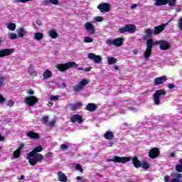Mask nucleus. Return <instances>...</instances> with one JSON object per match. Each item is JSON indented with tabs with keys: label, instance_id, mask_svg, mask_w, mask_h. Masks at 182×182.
Returning a JSON list of instances; mask_svg holds the SVG:
<instances>
[{
	"label": "nucleus",
	"instance_id": "nucleus-52",
	"mask_svg": "<svg viewBox=\"0 0 182 182\" xmlns=\"http://www.w3.org/2000/svg\"><path fill=\"white\" fill-rule=\"evenodd\" d=\"M161 50H168L170 49V46H160Z\"/></svg>",
	"mask_w": 182,
	"mask_h": 182
},
{
	"label": "nucleus",
	"instance_id": "nucleus-57",
	"mask_svg": "<svg viewBox=\"0 0 182 182\" xmlns=\"http://www.w3.org/2000/svg\"><path fill=\"white\" fill-rule=\"evenodd\" d=\"M164 181L165 182H168L170 181V176L168 175H166L165 177H164Z\"/></svg>",
	"mask_w": 182,
	"mask_h": 182
},
{
	"label": "nucleus",
	"instance_id": "nucleus-18",
	"mask_svg": "<svg viewBox=\"0 0 182 182\" xmlns=\"http://www.w3.org/2000/svg\"><path fill=\"white\" fill-rule=\"evenodd\" d=\"M151 49H153V46H147L146 49L144 53V58L146 60H149L150 57L151 56Z\"/></svg>",
	"mask_w": 182,
	"mask_h": 182
},
{
	"label": "nucleus",
	"instance_id": "nucleus-29",
	"mask_svg": "<svg viewBox=\"0 0 182 182\" xmlns=\"http://www.w3.org/2000/svg\"><path fill=\"white\" fill-rule=\"evenodd\" d=\"M34 39L36 41H42L43 39V33H34Z\"/></svg>",
	"mask_w": 182,
	"mask_h": 182
},
{
	"label": "nucleus",
	"instance_id": "nucleus-33",
	"mask_svg": "<svg viewBox=\"0 0 182 182\" xmlns=\"http://www.w3.org/2000/svg\"><path fill=\"white\" fill-rule=\"evenodd\" d=\"M7 28L9 31H15L16 29V24L14 23H10L9 24L7 25Z\"/></svg>",
	"mask_w": 182,
	"mask_h": 182
},
{
	"label": "nucleus",
	"instance_id": "nucleus-48",
	"mask_svg": "<svg viewBox=\"0 0 182 182\" xmlns=\"http://www.w3.org/2000/svg\"><path fill=\"white\" fill-rule=\"evenodd\" d=\"M178 27L179 30L182 31V17L179 18V21H178Z\"/></svg>",
	"mask_w": 182,
	"mask_h": 182
},
{
	"label": "nucleus",
	"instance_id": "nucleus-53",
	"mask_svg": "<svg viewBox=\"0 0 182 182\" xmlns=\"http://www.w3.org/2000/svg\"><path fill=\"white\" fill-rule=\"evenodd\" d=\"M50 4H53V5H58L59 4L58 0H50Z\"/></svg>",
	"mask_w": 182,
	"mask_h": 182
},
{
	"label": "nucleus",
	"instance_id": "nucleus-16",
	"mask_svg": "<svg viewBox=\"0 0 182 182\" xmlns=\"http://www.w3.org/2000/svg\"><path fill=\"white\" fill-rule=\"evenodd\" d=\"M23 147H25V144H21L18 149L16 151H14L13 154L14 159H19V156H21V151H22Z\"/></svg>",
	"mask_w": 182,
	"mask_h": 182
},
{
	"label": "nucleus",
	"instance_id": "nucleus-26",
	"mask_svg": "<svg viewBox=\"0 0 182 182\" xmlns=\"http://www.w3.org/2000/svg\"><path fill=\"white\" fill-rule=\"evenodd\" d=\"M155 6H163L167 5V0H156L154 3Z\"/></svg>",
	"mask_w": 182,
	"mask_h": 182
},
{
	"label": "nucleus",
	"instance_id": "nucleus-28",
	"mask_svg": "<svg viewBox=\"0 0 182 182\" xmlns=\"http://www.w3.org/2000/svg\"><path fill=\"white\" fill-rule=\"evenodd\" d=\"M174 177L171 180V182H181L180 178L182 177L181 173H174Z\"/></svg>",
	"mask_w": 182,
	"mask_h": 182
},
{
	"label": "nucleus",
	"instance_id": "nucleus-60",
	"mask_svg": "<svg viewBox=\"0 0 182 182\" xmlns=\"http://www.w3.org/2000/svg\"><path fill=\"white\" fill-rule=\"evenodd\" d=\"M85 72H90L92 70V67H87L85 69Z\"/></svg>",
	"mask_w": 182,
	"mask_h": 182
},
{
	"label": "nucleus",
	"instance_id": "nucleus-47",
	"mask_svg": "<svg viewBox=\"0 0 182 182\" xmlns=\"http://www.w3.org/2000/svg\"><path fill=\"white\" fill-rule=\"evenodd\" d=\"M50 100H53V102H56V100H59V97L58 95H53L50 97Z\"/></svg>",
	"mask_w": 182,
	"mask_h": 182
},
{
	"label": "nucleus",
	"instance_id": "nucleus-8",
	"mask_svg": "<svg viewBox=\"0 0 182 182\" xmlns=\"http://www.w3.org/2000/svg\"><path fill=\"white\" fill-rule=\"evenodd\" d=\"M84 28L86 32H87L88 35H95L96 33L95 26H93V23H92V22H86L84 24Z\"/></svg>",
	"mask_w": 182,
	"mask_h": 182
},
{
	"label": "nucleus",
	"instance_id": "nucleus-49",
	"mask_svg": "<svg viewBox=\"0 0 182 182\" xmlns=\"http://www.w3.org/2000/svg\"><path fill=\"white\" fill-rule=\"evenodd\" d=\"M55 124H56V121L53 120V121L49 122L48 127H55Z\"/></svg>",
	"mask_w": 182,
	"mask_h": 182
},
{
	"label": "nucleus",
	"instance_id": "nucleus-10",
	"mask_svg": "<svg viewBox=\"0 0 182 182\" xmlns=\"http://www.w3.org/2000/svg\"><path fill=\"white\" fill-rule=\"evenodd\" d=\"M15 53V48H5L0 50V58H5Z\"/></svg>",
	"mask_w": 182,
	"mask_h": 182
},
{
	"label": "nucleus",
	"instance_id": "nucleus-61",
	"mask_svg": "<svg viewBox=\"0 0 182 182\" xmlns=\"http://www.w3.org/2000/svg\"><path fill=\"white\" fill-rule=\"evenodd\" d=\"M28 95H34L35 92L32 90H30L28 91Z\"/></svg>",
	"mask_w": 182,
	"mask_h": 182
},
{
	"label": "nucleus",
	"instance_id": "nucleus-43",
	"mask_svg": "<svg viewBox=\"0 0 182 182\" xmlns=\"http://www.w3.org/2000/svg\"><path fill=\"white\" fill-rule=\"evenodd\" d=\"M15 105V101L10 100L7 102V106L9 107H14V105Z\"/></svg>",
	"mask_w": 182,
	"mask_h": 182
},
{
	"label": "nucleus",
	"instance_id": "nucleus-19",
	"mask_svg": "<svg viewBox=\"0 0 182 182\" xmlns=\"http://www.w3.org/2000/svg\"><path fill=\"white\" fill-rule=\"evenodd\" d=\"M26 134L27 136L29 137V139H32L33 140H39V139H41V136H39V134L33 132L32 131L28 132Z\"/></svg>",
	"mask_w": 182,
	"mask_h": 182
},
{
	"label": "nucleus",
	"instance_id": "nucleus-54",
	"mask_svg": "<svg viewBox=\"0 0 182 182\" xmlns=\"http://www.w3.org/2000/svg\"><path fill=\"white\" fill-rule=\"evenodd\" d=\"M107 45H114V40L108 39L107 41Z\"/></svg>",
	"mask_w": 182,
	"mask_h": 182
},
{
	"label": "nucleus",
	"instance_id": "nucleus-11",
	"mask_svg": "<svg viewBox=\"0 0 182 182\" xmlns=\"http://www.w3.org/2000/svg\"><path fill=\"white\" fill-rule=\"evenodd\" d=\"M160 156V149L157 147L152 148L149 152V157L150 159H157Z\"/></svg>",
	"mask_w": 182,
	"mask_h": 182
},
{
	"label": "nucleus",
	"instance_id": "nucleus-51",
	"mask_svg": "<svg viewBox=\"0 0 182 182\" xmlns=\"http://www.w3.org/2000/svg\"><path fill=\"white\" fill-rule=\"evenodd\" d=\"M53 156V153L48 152L46 154V159H50Z\"/></svg>",
	"mask_w": 182,
	"mask_h": 182
},
{
	"label": "nucleus",
	"instance_id": "nucleus-45",
	"mask_svg": "<svg viewBox=\"0 0 182 182\" xmlns=\"http://www.w3.org/2000/svg\"><path fill=\"white\" fill-rule=\"evenodd\" d=\"M5 102H6V100L4 97V95L0 94V105H4Z\"/></svg>",
	"mask_w": 182,
	"mask_h": 182
},
{
	"label": "nucleus",
	"instance_id": "nucleus-15",
	"mask_svg": "<svg viewBox=\"0 0 182 182\" xmlns=\"http://www.w3.org/2000/svg\"><path fill=\"white\" fill-rule=\"evenodd\" d=\"M70 122L72 123H76V122H77V123H83V117L77 114H74L70 117Z\"/></svg>",
	"mask_w": 182,
	"mask_h": 182
},
{
	"label": "nucleus",
	"instance_id": "nucleus-41",
	"mask_svg": "<svg viewBox=\"0 0 182 182\" xmlns=\"http://www.w3.org/2000/svg\"><path fill=\"white\" fill-rule=\"evenodd\" d=\"M84 42L85 43H89L90 42H93V38H92L89 37V36H86L84 38Z\"/></svg>",
	"mask_w": 182,
	"mask_h": 182
},
{
	"label": "nucleus",
	"instance_id": "nucleus-35",
	"mask_svg": "<svg viewBox=\"0 0 182 182\" xmlns=\"http://www.w3.org/2000/svg\"><path fill=\"white\" fill-rule=\"evenodd\" d=\"M141 167H142L144 170H149V168H150V164L146 161H144L142 162Z\"/></svg>",
	"mask_w": 182,
	"mask_h": 182
},
{
	"label": "nucleus",
	"instance_id": "nucleus-1",
	"mask_svg": "<svg viewBox=\"0 0 182 182\" xmlns=\"http://www.w3.org/2000/svg\"><path fill=\"white\" fill-rule=\"evenodd\" d=\"M42 150H43V148L42 146L39 145L33 148V149L28 154L27 160L30 166H36L38 163L43 160V155L39 154L42 152Z\"/></svg>",
	"mask_w": 182,
	"mask_h": 182
},
{
	"label": "nucleus",
	"instance_id": "nucleus-25",
	"mask_svg": "<svg viewBox=\"0 0 182 182\" xmlns=\"http://www.w3.org/2000/svg\"><path fill=\"white\" fill-rule=\"evenodd\" d=\"M43 77L45 80L46 79H49V77H52V71L47 70L43 73Z\"/></svg>",
	"mask_w": 182,
	"mask_h": 182
},
{
	"label": "nucleus",
	"instance_id": "nucleus-24",
	"mask_svg": "<svg viewBox=\"0 0 182 182\" xmlns=\"http://www.w3.org/2000/svg\"><path fill=\"white\" fill-rule=\"evenodd\" d=\"M105 139L107 140H113V138L114 137V134L112 132L107 131L104 134Z\"/></svg>",
	"mask_w": 182,
	"mask_h": 182
},
{
	"label": "nucleus",
	"instance_id": "nucleus-62",
	"mask_svg": "<svg viewBox=\"0 0 182 182\" xmlns=\"http://www.w3.org/2000/svg\"><path fill=\"white\" fill-rule=\"evenodd\" d=\"M170 157H176V152H171L170 154Z\"/></svg>",
	"mask_w": 182,
	"mask_h": 182
},
{
	"label": "nucleus",
	"instance_id": "nucleus-40",
	"mask_svg": "<svg viewBox=\"0 0 182 182\" xmlns=\"http://www.w3.org/2000/svg\"><path fill=\"white\" fill-rule=\"evenodd\" d=\"M75 170H78L80 173H83V168H82V166L79 164L75 165Z\"/></svg>",
	"mask_w": 182,
	"mask_h": 182
},
{
	"label": "nucleus",
	"instance_id": "nucleus-22",
	"mask_svg": "<svg viewBox=\"0 0 182 182\" xmlns=\"http://www.w3.org/2000/svg\"><path fill=\"white\" fill-rule=\"evenodd\" d=\"M28 72L30 76H31V77L38 76V73H36V71H35V68L32 65H29Z\"/></svg>",
	"mask_w": 182,
	"mask_h": 182
},
{
	"label": "nucleus",
	"instance_id": "nucleus-42",
	"mask_svg": "<svg viewBox=\"0 0 182 182\" xmlns=\"http://www.w3.org/2000/svg\"><path fill=\"white\" fill-rule=\"evenodd\" d=\"M103 17L102 16H96L94 18V22H103Z\"/></svg>",
	"mask_w": 182,
	"mask_h": 182
},
{
	"label": "nucleus",
	"instance_id": "nucleus-12",
	"mask_svg": "<svg viewBox=\"0 0 182 182\" xmlns=\"http://www.w3.org/2000/svg\"><path fill=\"white\" fill-rule=\"evenodd\" d=\"M97 9L102 14H105V12H109L110 11V5L107 3H102L97 6Z\"/></svg>",
	"mask_w": 182,
	"mask_h": 182
},
{
	"label": "nucleus",
	"instance_id": "nucleus-14",
	"mask_svg": "<svg viewBox=\"0 0 182 182\" xmlns=\"http://www.w3.org/2000/svg\"><path fill=\"white\" fill-rule=\"evenodd\" d=\"M164 82H167V76L166 75L156 77L154 80V86H159V85H163Z\"/></svg>",
	"mask_w": 182,
	"mask_h": 182
},
{
	"label": "nucleus",
	"instance_id": "nucleus-50",
	"mask_svg": "<svg viewBox=\"0 0 182 182\" xmlns=\"http://www.w3.org/2000/svg\"><path fill=\"white\" fill-rule=\"evenodd\" d=\"M49 4H50V0H43L41 3L43 6H46V5H49Z\"/></svg>",
	"mask_w": 182,
	"mask_h": 182
},
{
	"label": "nucleus",
	"instance_id": "nucleus-44",
	"mask_svg": "<svg viewBox=\"0 0 182 182\" xmlns=\"http://www.w3.org/2000/svg\"><path fill=\"white\" fill-rule=\"evenodd\" d=\"M60 149L62 151H65V150H68V149H69V146L65 144H63L60 145Z\"/></svg>",
	"mask_w": 182,
	"mask_h": 182
},
{
	"label": "nucleus",
	"instance_id": "nucleus-36",
	"mask_svg": "<svg viewBox=\"0 0 182 182\" xmlns=\"http://www.w3.org/2000/svg\"><path fill=\"white\" fill-rule=\"evenodd\" d=\"M82 89H83V88L80 86V84L74 86V88H73L74 92H75V93L80 92V90H82Z\"/></svg>",
	"mask_w": 182,
	"mask_h": 182
},
{
	"label": "nucleus",
	"instance_id": "nucleus-2",
	"mask_svg": "<svg viewBox=\"0 0 182 182\" xmlns=\"http://www.w3.org/2000/svg\"><path fill=\"white\" fill-rule=\"evenodd\" d=\"M166 29V24H161L154 27V30L151 28H146L144 30L145 36L143 37L144 41H147L148 38H151L153 35H159Z\"/></svg>",
	"mask_w": 182,
	"mask_h": 182
},
{
	"label": "nucleus",
	"instance_id": "nucleus-37",
	"mask_svg": "<svg viewBox=\"0 0 182 182\" xmlns=\"http://www.w3.org/2000/svg\"><path fill=\"white\" fill-rule=\"evenodd\" d=\"M48 121H49V117L48 116H43L41 119L42 124H45V123H48Z\"/></svg>",
	"mask_w": 182,
	"mask_h": 182
},
{
	"label": "nucleus",
	"instance_id": "nucleus-20",
	"mask_svg": "<svg viewBox=\"0 0 182 182\" xmlns=\"http://www.w3.org/2000/svg\"><path fill=\"white\" fill-rule=\"evenodd\" d=\"M85 109L87 110V112H95L97 110V105L95 103H88L85 106Z\"/></svg>",
	"mask_w": 182,
	"mask_h": 182
},
{
	"label": "nucleus",
	"instance_id": "nucleus-3",
	"mask_svg": "<svg viewBox=\"0 0 182 182\" xmlns=\"http://www.w3.org/2000/svg\"><path fill=\"white\" fill-rule=\"evenodd\" d=\"M56 69L59 70V72H66L68 69L73 68L76 69L78 68V65L75 62H68L65 63L57 64L55 65Z\"/></svg>",
	"mask_w": 182,
	"mask_h": 182
},
{
	"label": "nucleus",
	"instance_id": "nucleus-27",
	"mask_svg": "<svg viewBox=\"0 0 182 182\" xmlns=\"http://www.w3.org/2000/svg\"><path fill=\"white\" fill-rule=\"evenodd\" d=\"M123 42H124V38H118L114 40L115 46H122L123 45Z\"/></svg>",
	"mask_w": 182,
	"mask_h": 182
},
{
	"label": "nucleus",
	"instance_id": "nucleus-17",
	"mask_svg": "<svg viewBox=\"0 0 182 182\" xmlns=\"http://www.w3.org/2000/svg\"><path fill=\"white\" fill-rule=\"evenodd\" d=\"M132 161V164L135 168H140L141 167V162L139 160L136 156H134L131 159Z\"/></svg>",
	"mask_w": 182,
	"mask_h": 182
},
{
	"label": "nucleus",
	"instance_id": "nucleus-4",
	"mask_svg": "<svg viewBox=\"0 0 182 182\" xmlns=\"http://www.w3.org/2000/svg\"><path fill=\"white\" fill-rule=\"evenodd\" d=\"M170 46V43L165 40L154 41L153 38H149L146 41V46Z\"/></svg>",
	"mask_w": 182,
	"mask_h": 182
},
{
	"label": "nucleus",
	"instance_id": "nucleus-30",
	"mask_svg": "<svg viewBox=\"0 0 182 182\" xmlns=\"http://www.w3.org/2000/svg\"><path fill=\"white\" fill-rule=\"evenodd\" d=\"M25 33H26V31L23 29V28H21L17 31V35L18 38H23L25 36Z\"/></svg>",
	"mask_w": 182,
	"mask_h": 182
},
{
	"label": "nucleus",
	"instance_id": "nucleus-9",
	"mask_svg": "<svg viewBox=\"0 0 182 182\" xmlns=\"http://www.w3.org/2000/svg\"><path fill=\"white\" fill-rule=\"evenodd\" d=\"M132 161V157L130 156H114V163H122L124 164Z\"/></svg>",
	"mask_w": 182,
	"mask_h": 182
},
{
	"label": "nucleus",
	"instance_id": "nucleus-5",
	"mask_svg": "<svg viewBox=\"0 0 182 182\" xmlns=\"http://www.w3.org/2000/svg\"><path fill=\"white\" fill-rule=\"evenodd\" d=\"M167 92L164 90H157L153 95V99L155 105L159 106L160 105V96H166Z\"/></svg>",
	"mask_w": 182,
	"mask_h": 182
},
{
	"label": "nucleus",
	"instance_id": "nucleus-46",
	"mask_svg": "<svg viewBox=\"0 0 182 182\" xmlns=\"http://www.w3.org/2000/svg\"><path fill=\"white\" fill-rule=\"evenodd\" d=\"M114 64V57H110L108 58V65H113Z\"/></svg>",
	"mask_w": 182,
	"mask_h": 182
},
{
	"label": "nucleus",
	"instance_id": "nucleus-23",
	"mask_svg": "<svg viewBox=\"0 0 182 182\" xmlns=\"http://www.w3.org/2000/svg\"><path fill=\"white\" fill-rule=\"evenodd\" d=\"M175 171L178 174L182 173V159H179L178 164L176 165Z\"/></svg>",
	"mask_w": 182,
	"mask_h": 182
},
{
	"label": "nucleus",
	"instance_id": "nucleus-6",
	"mask_svg": "<svg viewBox=\"0 0 182 182\" xmlns=\"http://www.w3.org/2000/svg\"><path fill=\"white\" fill-rule=\"evenodd\" d=\"M136 26L134 24H127L124 27L119 29L120 33L128 32L129 33H134L136 32Z\"/></svg>",
	"mask_w": 182,
	"mask_h": 182
},
{
	"label": "nucleus",
	"instance_id": "nucleus-31",
	"mask_svg": "<svg viewBox=\"0 0 182 182\" xmlns=\"http://www.w3.org/2000/svg\"><path fill=\"white\" fill-rule=\"evenodd\" d=\"M48 35L52 39H56V38H58V32L55 30H50Z\"/></svg>",
	"mask_w": 182,
	"mask_h": 182
},
{
	"label": "nucleus",
	"instance_id": "nucleus-38",
	"mask_svg": "<svg viewBox=\"0 0 182 182\" xmlns=\"http://www.w3.org/2000/svg\"><path fill=\"white\" fill-rule=\"evenodd\" d=\"M177 0H166V4H168V6H174Z\"/></svg>",
	"mask_w": 182,
	"mask_h": 182
},
{
	"label": "nucleus",
	"instance_id": "nucleus-56",
	"mask_svg": "<svg viewBox=\"0 0 182 182\" xmlns=\"http://www.w3.org/2000/svg\"><path fill=\"white\" fill-rule=\"evenodd\" d=\"M2 85H4V77H0V89L2 87Z\"/></svg>",
	"mask_w": 182,
	"mask_h": 182
},
{
	"label": "nucleus",
	"instance_id": "nucleus-58",
	"mask_svg": "<svg viewBox=\"0 0 182 182\" xmlns=\"http://www.w3.org/2000/svg\"><path fill=\"white\" fill-rule=\"evenodd\" d=\"M36 23L38 25V26H42V21L36 20Z\"/></svg>",
	"mask_w": 182,
	"mask_h": 182
},
{
	"label": "nucleus",
	"instance_id": "nucleus-63",
	"mask_svg": "<svg viewBox=\"0 0 182 182\" xmlns=\"http://www.w3.org/2000/svg\"><path fill=\"white\" fill-rule=\"evenodd\" d=\"M176 12H181V8L178 7L176 9Z\"/></svg>",
	"mask_w": 182,
	"mask_h": 182
},
{
	"label": "nucleus",
	"instance_id": "nucleus-34",
	"mask_svg": "<svg viewBox=\"0 0 182 182\" xmlns=\"http://www.w3.org/2000/svg\"><path fill=\"white\" fill-rule=\"evenodd\" d=\"M89 84V81L86 79H83L82 80H81L78 85H80V86L83 89L84 86H86V85Z\"/></svg>",
	"mask_w": 182,
	"mask_h": 182
},
{
	"label": "nucleus",
	"instance_id": "nucleus-32",
	"mask_svg": "<svg viewBox=\"0 0 182 182\" xmlns=\"http://www.w3.org/2000/svg\"><path fill=\"white\" fill-rule=\"evenodd\" d=\"M82 102H78L71 105L70 110H76L77 107H82Z\"/></svg>",
	"mask_w": 182,
	"mask_h": 182
},
{
	"label": "nucleus",
	"instance_id": "nucleus-21",
	"mask_svg": "<svg viewBox=\"0 0 182 182\" xmlns=\"http://www.w3.org/2000/svg\"><path fill=\"white\" fill-rule=\"evenodd\" d=\"M58 181L68 182V176L63 172L59 171L58 172Z\"/></svg>",
	"mask_w": 182,
	"mask_h": 182
},
{
	"label": "nucleus",
	"instance_id": "nucleus-59",
	"mask_svg": "<svg viewBox=\"0 0 182 182\" xmlns=\"http://www.w3.org/2000/svg\"><path fill=\"white\" fill-rule=\"evenodd\" d=\"M135 8H137V4H134L131 5V9H135Z\"/></svg>",
	"mask_w": 182,
	"mask_h": 182
},
{
	"label": "nucleus",
	"instance_id": "nucleus-7",
	"mask_svg": "<svg viewBox=\"0 0 182 182\" xmlns=\"http://www.w3.org/2000/svg\"><path fill=\"white\" fill-rule=\"evenodd\" d=\"M24 102L26 106H35L39 102V99L35 96L26 97Z\"/></svg>",
	"mask_w": 182,
	"mask_h": 182
},
{
	"label": "nucleus",
	"instance_id": "nucleus-39",
	"mask_svg": "<svg viewBox=\"0 0 182 182\" xmlns=\"http://www.w3.org/2000/svg\"><path fill=\"white\" fill-rule=\"evenodd\" d=\"M9 39L15 40L16 39V38H18V36L16 35V33H11L9 34Z\"/></svg>",
	"mask_w": 182,
	"mask_h": 182
},
{
	"label": "nucleus",
	"instance_id": "nucleus-13",
	"mask_svg": "<svg viewBox=\"0 0 182 182\" xmlns=\"http://www.w3.org/2000/svg\"><path fill=\"white\" fill-rule=\"evenodd\" d=\"M88 59H91L95 63H100L102 62V57L100 55H97L95 53H90L87 55Z\"/></svg>",
	"mask_w": 182,
	"mask_h": 182
},
{
	"label": "nucleus",
	"instance_id": "nucleus-55",
	"mask_svg": "<svg viewBox=\"0 0 182 182\" xmlns=\"http://www.w3.org/2000/svg\"><path fill=\"white\" fill-rule=\"evenodd\" d=\"M167 87H168V89H174V87H176V85L173 83H169L168 84Z\"/></svg>",
	"mask_w": 182,
	"mask_h": 182
},
{
	"label": "nucleus",
	"instance_id": "nucleus-64",
	"mask_svg": "<svg viewBox=\"0 0 182 182\" xmlns=\"http://www.w3.org/2000/svg\"><path fill=\"white\" fill-rule=\"evenodd\" d=\"M23 178H25V176L21 175V176H20V178H18V180H23Z\"/></svg>",
	"mask_w": 182,
	"mask_h": 182
}]
</instances>
